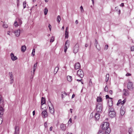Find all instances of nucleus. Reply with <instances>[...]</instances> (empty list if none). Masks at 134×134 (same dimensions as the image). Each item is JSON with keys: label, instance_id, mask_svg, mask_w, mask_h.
Listing matches in <instances>:
<instances>
[{"label": "nucleus", "instance_id": "1", "mask_svg": "<svg viewBox=\"0 0 134 134\" xmlns=\"http://www.w3.org/2000/svg\"><path fill=\"white\" fill-rule=\"evenodd\" d=\"M109 126V123L105 122H104L100 126L102 130L105 131L106 134H109L111 131Z\"/></svg>", "mask_w": 134, "mask_h": 134}, {"label": "nucleus", "instance_id": "2", "mask_svg": "<svg viewBox=\"0 0 134 134\" xmlns=\"http://www.w3.org/2000/svg\"><path fill=\"white\" fill-rule=\"evenodd\" d=\"M103 109L102 105L101 103H98L96 105V110L98 112H100Z\"/></svg>", "mask_w": 134, "mask_h": 134}, {"label": "nucleus", "instance_id": "3", "mask_svg": "<svg viewBox=\"0 0 134 134\" xmlns=\"http://www.w3.org/2000/svg\"><path fill=\"white\" fill-rule=\"evenodd\" d=\"M14 32L15 34H21L24 32V31L22 29H18L17 30L14 31V32L13 31L12 29H11V30L8 32V33H12Z\"/></svg>", "mask_w": 134, "mask_h": 134}, {"label": "nucleus", "instance_id": "4", "mask_svg": "<svg viewBox=\"0 0 134 134\" xmlns=\"http://www.w3.org/2000/svg\"><path fill=\"white\" fill-rule=\"evenodd\" d=\"M128 82L127 84V88L130 90H132L133 88V83L129 80H128Z\"/></svg>", "mask_w": 134, "mask_h": 134}, {"label": "nucleus", "instance_id": "5", "mask_svg": "<svg viewBox=\"0 0 134 134\" xmlns=\"http://www.w3.org/2000/svg\"><path fill=\"white\" fill-rule=\"evenodd\" d=\"M84 74L83 71L81 69L79 70L77 72V75L81 78L83 76Z\"/></svg>", "mask_w": 134, "mask_h": 134}, {"label": "nucleus", "instance_id": "6", "mask_svg": "<svg viewBox=\"0 0 134 134\" xmlns=\"http://www.w3.org/2000/svg\"><path fill=\"white\" fill-rule=\"evenodd\" d=\"M79 48V45L77 44H76L74 47L73 52L74 53H76L78 52Z\"/></svg>", "mask_w": 134, "mask_h": 134}, {"label": "nucleus", "instance_id": "7", "mask_svg": "<svg viewBox=\"0 0 134 134\" xmlns=\"http://www.w3.org/2000/svg\"><path fill=\"white\" fill-rule=\"evenodd\" d=\"M51 107L49 106V111L51 114L52 115H54V110L53 106L52 105V104H51Z\"/></svg>", "mask_w": 134, "mask_h": 134}, {"label": "nucleus", "instance_id": "8", "mask_svg": "<svg viewBox=\"0 0 134 134\" xmlns=\"http://www.w3.org/2000/svg\"><path fill=\"white\" fill-rule=\"evenodd\" d=\"M69 46V41L68 40H67L65 43L64 47V51L65 53L67 49L68 48Z\"/></svg>", "mask_w": 134, "mask_h": 134}, {"label": "nucleus", "instance_id": "9", "mask_svg": "<svg viewBox=\"0 0 134 134\" xmlns=\"http://www.w3.org/2000/svg\"><path fill=\"white\" fill-rule=\"evenodd\" d=\"M3 106L0 105V117H1L4 114V109L3 108Z\"/></svg>", "mask_w": 134, "mask_h": 134}, {"label": "nucleus", "instance_id": "10", "mask_svg": "<svg viewBox=\"0 0 134 134\" xmlns=\"http://www.w3.org/2000/svg\"><path fill=\"white\" fill-rule=\"evenodd\" d=\"M109 116L111 118H113L115 116L116 113L115 111H111L109 112Z\"/></svg>", "mask_w": 134, "mask_h": 134}, {"label": "nucleus", "instance_id": "11", "mask_svg": "<svg viewBox=\"0 0 134 134\" xmlns=\"http://www.w3.org/2000/svg\"><path fill=\"white\" fill-rule=\"evenodd\" d=\"M41 114L43 118H46L48 116L47 112L46 110L43 111L42 112Z\"/></svg>", "mask_w": 134, "mask_h": 134}, {"label": "nucleus", "instance_id": "12", "mask_svg": "<svg viewBox=\"0 0 134 134\" xmlns=\"http://www.w3.org/2000/svg\"><path fill=\"white\" fill-rule=\"evenodd\" d=\"M125 112V109L123 106L121 107L120 110V113L121 115H123Z\"/></svg>", "mask_w": 134, "mask_h": 134}, {"label": "nucleus", "instance_id": "13", "mask_svg": "<svg viewBox=\"0 0 134 134\" xmlns=\"http://www.w3.org/2000/svg\"><path fill=\"white\" fill-rule=\"evenodd\" d=\"M4 101L3 98L1 95H0V105L4 107Z\"/></svg>", "mask_w": 134, "mask_h": 134}, {"label": "nucleus", "instance_id": "14", "mask_svg": "<svg viewBox=\"0 0 134 134\" xmlns=\"http://www.w3.org/2000/svg\"><path fill=\"white\" fill-rule=\"evenodd\" d=\"M10 55L11 59L12 60H15L18 59L17 57L16 56H15L13 53H11Z\"/></svg>", "mask_w": 134, "mask_h": 134}, {"label": "nucleus", "instance_id": "15", "mask_svg": "<svg viewBox=\"0 0 134 134\" xmlns=\"http://www.w3.org/2000/svg\"><path fill=\"white\" fill-rule=\"evenodd\" d=\"M60 128L62 130L64 131L66 128V126L65 125L63 124H61L60 125Z\"/></svg>", "mask_w": 134, "mask_h": 134}, {"label": "nucleus", "instance_id": "16", "mask_svg": "<svg viewBox=\"0 0 134 134\" xmlns=\"http://www.w3.org/2000/svg\"><path fill=\"white\" fill-rule=\"evenodd\" d=\"M15 131L14 134H19V128L18 127L16 126L15 128Z\"/></svg>", "mask_w": 134, "mask_h": 134}, {"label": "nucleus", "instance_id": "17", "mask_svg": "<svg viewBox=\"0 0 134 134\" xmlns=\"http://www.w3.org/2000/svg\"><path fill=\"white\" fill-rule=\"evenodd\" d=\"M108 103L109 105V112H110V111L111 112L115 111L114 110V109L112 107H111V106L112 105H111H111L110 104L109 105V102H108Z\"/></svg>", "mask_w": 134, "mask_h": 134}, {"label": "nucleus", "instance_id": "18", "mask_svg": "<svg viewBox=\"0 0 134 134\" xmlns=\"http://www.w3.org/2000/svg\"><path fill=\"white\" fill-rule=\"evenodd\" d=\"M95 45L97 49L98 50H99L100 48V47L99 45L98 44V42L96 40Z\"/></svg>", "mask_w": 134, "mask_h": 134}, {"label": "nucleus", "instance_id": "19", "mask_svg": "<svg viewBox=\"0 0 134 134\" xmlns=\"http://www.w3.org/2000/svg\"><path fill=\"white\" fill-rule=\"evenodd\" d=\"M80 66V64L79 63H76L75 65V69H79Z\"/></svg>", "mask_w": 134, "mask_h": 134}, {"label": "nucleus", "instance_id": "20", "mask_svg": "<svg viewBox=\"0 0 134 134\" xmlns=\"http://www.w3.org/2000/svg\"><path fill=\"white\" fill-rule=\"evenodd\" d=\"M100 115L98 113H96L95 115V117L97 120H98L99 118Z\"/></svg>", "mask_w": 134, "mask_h": 134}, {"label": "nucleus", "instance_id": "21", "mask_svg": "<svg viewBox=\"0 0 134 134\" xmlns=\"http://www.w3.org/2000/svg\"><path fill=\"white\" fill-rule=\"evenodd\" d=\"M67 93L65 92H62L61 97L62 98L64 97L67 95Z\"/></svg>", "mask_w": 134, "mask_h": 134}, {"label": "nucleus", "instance_id": "22", "mask_svg": "<svg viewBox=\"0 0 134 134\" xmlns=\"http://www.w3.org/2000/svg\"><path fill=\"white\" fill-rule=\"evenodd\" d=\"M21 51L22 52H24L26 49V46L25 45L22 46L21 47Z\"/></svg>", "mask_w": 134, "mask_h": 134}, {"label": "nucleus", "instance_id": "23", "mask_svg": "<svg viewBox=\"0 0 134 134\" xmlns=\"http://www.w3.org/2000/svg\"><path fill=\"white\" fill-rule=\"evenodd\" d=\"M123 92L124 93V94L125 96H128L129 95L128 91L126 90H123Z\"/></svg>", "mask_w": 134, "mask_h": 134}, {"label": "nucleus", "instance_id": "24", "mask_svg": "<svg viewBox=\"0 0 134 134\" xmlns=\"http://www.w3.org/2000/svg\"><path fill=\"white\" fill-rule=\"evenodd\" d=\"M9 75L10 77V79H14V77L12 72H9Z\"/></svg>", "mask_w": 134, "mask_h": 134}, {"label": "nucleus", "instance_id": "25", "mask_svg": "<svg viewBox=\"0 0 134 134\" xmlns=\"http://www.w3.org/2000/svg\"><path fill=\"white\" fill-rule=\"evenodd\" d=\"M67 79L68 81L71 82L72 80V77L70 76H67Z\"/></svg>", "mask_w": 134, "mask_h": 134}, {"label": "nucleus", "instance_id": "26", "mask_svg": "<svg viewBox=\"0 0 134 134\" xmlns=\"http://www.w3.org/2000/svg\"><path fill=\"white\" fill-rule=\"evenodd\" d=\"M59 69V68L58 67H56L55 68L54 71V74H55L57 73L58 70Z\"/></svg>", "mask_w": 134, "mask_h": 134}, {"label": "nucleus", "instance_id": "27", "mask_svg": "<svg viewBox=\"0 0 134 134\" xmlns=\"http://www.w3.org/2000/svg\"><path fill=\"white\" fill-rule=\"evenodd\" d=\"M45 103V99L43 97L42 98L41 101V104L42 105L44 104Z\"/></svg>", "mask_w": 134, "mask_h": 134}, {"label": "nucleus", "instance_id": "28", "mask_svg": "<svg viewBox=\"0 0 134 134\" xmlns=\"http://www.w3.org/2000/svg\"><path fill=\"white\" fill-rule=\"evenodd\" d=\"M105 97H106V99H107L108 98H110V99H111L110 101V102H111V105H112V104H113L112 102H112V100H111L112 99V98H110L109 97V96L108 95H106L105 96Z\"/></svg>", "mask_w": 134, "mask_h": 134}, {"label": "nucleus", "instance_id": "29", "mask_svg": "<svg viewBox=\"0 0 134 134\" xmlns=\"http://www.w3.org/2000/svg\"><path fill=\"white\" fill-rule=\"evenodd\" d=\"M102 98L100 97H98L97 98V100L98 102H100L102 101Z\"/></svg>", "mask_w": 134, "mask_h": 134}, {"label": "nucleus", "instance_id": "30", "mask_svg": "<svg viewBox=\"0 0 134 134\" xmlns=\"http://www.w3.org/2000/svg\"><path fill=\"white\" fill-rule=\"evenodd\" d=\"M57 21L59 23L61 20V18L59 15H58L57 17Z\"/></svg>", "mask_w": 134, "mask_h": 134}, {"label": "nucleus", "instance_id": "31", "mask_svg": "<svg viewBox=\"0 0 134 134\" xmlns=\"http://www.w3.org/2000/svg\"><path fill=\"white\" fill-rule=\"evenodd\" d=\"M37 63H35L34 66L33 67V71H34H34H35L36 68V67L37 65Z\"/></svg>", "mask_w": 134, "mask_h": 134}, {"label": "nucleus", "instance_id": "32", "mask_svg": "<svg viewBox=\"0 0 134 134\" xmlns=\"http://www.w3.org/2000/svg\"><path fill=\"white\" fill-rule=\"evenodd\" d=\"M109 77V75L108 74H107L106 76L105 81L106 82H107L108 80Z\"/></svg>", "mask_w": 134, "mask_h": 134}, {"label": "nucleus", "instance_id": "33", "mask_svg": "<svg viewBox=\"0 0 134 134\" xmlns=\"http://www.w3.org/2000/svg\"><path fill=\"white\" fill-rule=\"evenodd\" d=\"M44 14L45 15H46L48 12L47 9L46 8H45L44 10Z\"/></svg>", "mask_w": 134, "mask_h": 134}, {"label": "nucleus", "instance_id": "34", "mask_svg": "<svg viewBox=\"0 0 134 134\" xmlns=\"http://www.w3.org/2000/svg\"><path fill=\"white\" fill-rule=\"evenodd\" d=\"M35 49H33L32 50V55H33V56H34L35 54Z\"/></svg>", "mask_w": 134, "mask_h": 134}, {"label": "nucleus", "instance_id": "35", "mask_svg": "<svg viewBox=\"0 0 134 134\" xmlns=\"http://www.w3.org/2000/svg\"><path fill=\"white\" fill-rule=\"evenodd\" d=\"M98 134H104V132L101 130H99L98 133Z\"/></svg>", "mask_w": 134, "mask_h": 134}, {"label": "nucleus", "instance_id": "36", "mask_svg": "<svg viewBox=\"0 0 134 134\" xmlns=\"http://www.w3.org/2000/svg\"><path fill=\"white\" fill-rule=\"evenodd\" d=\"M22 21L20 19H18V25H21V24Z\"/></svg>", "mask_w": 134, "mask_h": 134}, {"label": "nucleus", "instance_id": "37", "mask_svg": "<svg viewBox=\"0 0 134 134\" xmlns=\"http://www.w3.org/2000/svg\"><path fill=\"white\" fill-rule=\"evenodd\" d=\"M122 102V101L121 99H119L118 100L117 103V105H119V104L121 103Z\"/></svg>", "mask_w": 134, "mask_h": 134}, {"label": "nucleus", "instance_id": "38", "mask_svg": "<svg viewBox=\"0 0 134 134\" xmlns=\"http://www.w3.org/2000/svg\"><path fill=\"white\" fill-rule=\"evenodd\" d=\"M14 25L16 27L18 26V25H18V22L16 21H15Z\"/></svg>", "mask_w": 134, "mask_h": 134}, {"label": "nucleus", "instance_id": "39", "mask_svg": "<svg viewBox=\"0 0 134 134\" xmlns=\"http://www.w3.org/2000/svg\"><path fill=\"white\" fill-rule=\"evenodd\" d=\"M54 37L53 36L52 37L50 40V42H53L54 41Z\"/></svg>", "mask_w": 134, "mask_h": 134}, {"label": "nucleus", "instance_id": "40", "mask_svg": "<svg viewBox=\"0 0 134 134\" xmlns=\"http://www.w3.org/2000/svg\"><path fill=\"white\" fill-rule=\"evenodd\" d=\"M108 88L107 86H106L104 88V91L106 92H108Z\"/></svg>", "mask_w": 134, "mask_h": 134}, {"label": "nucleus", "instance_id": "41", "mask_svg": "<svg viewBox=\"0 0 134 134\" xmlns=\"http://www.w3.org/2000/svg\"><path fill=\"white\" fill-rule=\"evenodd\" d=\"M80 10H81V12H84V10L83 8V7L82 6H81L80 8Z\"/></svg>", "mask_w": 134, "mask_h": 134}, {"label": "nucleus", "instance_id": "42", "mask_svg": "<svg viewBox=\"0 0 134 134\" xmlns=\"http://www.w3.org/2000/svg\"><path fill=\"white\" fill-rule=\"evenodd\" d=\"M3 27L4 28H7L8 27V25L7 24H4L3 25Z\"/></svg>", "mask_w": 134, "mask_h": 134}, {"label": "nucleus", "instance_id": "43", "mask_svg": "<svg viewBox=\"0 0 134 134\" xmlns=\"http://www.w3.org/2000/svg\"><path fill=\"white\" fill-rule=\"evenodd\" d=\"M68 27H67L66 29L65 34H68Z\"/></svg>", "mask_w": 134, "mask_h": 134}, {"label": "nucleus", "instance_id": "44", "mask_svg": "<svg viewBox=\"0 0 134 134\" xmlns=\"http://www.w3.org/2000/svg\"><path fill=\"white\" fill-rule=\"evenodd\" d=\"M26 2L25 1L23 3V6L24 8H25L26 7Z\"/></svg>", "mask_w": 134, "mask_h": 134}, {"label": "nucleus", "instance_id": "45", "mask_svg": "<svg viewBox=\"0 0 134 134\" xmlns=\"http://www.w3.org/2000/svg\"><path fill=\"white\" fill-rule=\"evenodd\" d=\"M132 129L131 128H130L129 129V132H132Z\"/></svg>", "mask_w": 134, "mask_h": 134}, {"label": "nucleus", "instance_id": "46", "mask_svg": "<svg viewBox=\"0 0 134 134\" xmlns=\"http://www.w3.org/2000/svg\"><path fill=\"white\" fill-rule=\"evenodd\" d=\"M10 83L12 84L13 82L14 81V79H10Z\"/></svg>", "mask_w": 134, "mask_h": 134}, {"label": "nucleus", "instance_id": "47", "mask_svg": "<svg viewBox=\"0 0 134 134\" xmlns=\"http://www.w3.org/2000/svg\"><path fill=\"white\" fill-rule=\"evenodd\" d=\"M3 119L1 117H0V124H1L2 122Z\"/></svg>", "mask_w": 134, "mask_h": 134}, {"label": "nucleus", "instance_id": "48", "mask_svg": "<svg viewBox=\"0 0 134 134\" xmlns=\"http://www.w3.org/2000/svg\"><path fill=\"white\" fill-rule=\"evenodd\" d=\"M69 37L68 34H65V38H68Z\"/></svg>", "mask_w": 134, "mask_h": 134}, {"label": "nucleus", "instance_id": "49", "mask_svg": "<svg viewBox=\"0 0 134 134\" xmlns=\"http://www.w3.org/2000/svg\"><path fill=\"white\" fill-rule=\"evenodd\" d=\"M131 51H134V46H132L131 47Z\"/></svg>", "mask_w": 134, "mask_h": 134}, {"label": "nucleus", "instance_id": "50", "mask_svg": "<svg viewBox=\"0 0 134 134\" xmlns=\"http://www.w3.org/2000/svg\"><path fill=\"white\" fill-rule=\"evenodd\" d=\"M44 126L45 127H47V122H45L44 124Z\"/></svg>", "mask_w": 134, "mask_h": 134}, {"label": "nucleus", "instance_id": "51", "mask_svg": "<svg viewBox=\"0 0 134 134\" xmlns=\"http://www.w3.org/2000/svg\"><path fill=\"white\" fill-rule=\"evenodd\" d=\"M131 75V74H130L129 73H127L126 75V76H130Z\"/></svg>", "mask_w": 134, "mask_h": 134}, {"label": "nucleus", "instance_id": "52", "mask_svg": "<svg viewBox=\"0 0 134 134\" xmlns=\"http://www.w3.org/2000/svg\"><path fill=\"white\" fill-rule=\"evenodd\" d=\"M48 27L49 29L51 31V26L50 24H49L48 25Z\"/></svg>", "mask_w": 134, "mask_h": 134}, {"label": "nucleus", "instance_id": "53", "mask_svg": "<svg viewBox=\"0 0 134 134\" xmlns=\"http://www.w3.org/2000/svg\"><path fill=\"white\" fill-rule=\"evenodd\" d=\"M109 94H111L112 95L113 93V92L111 90H110L109 91Z\"/></svg>", "mask_w": 134, "mask_h": 134}, {"label": "nucleus", "instance_id": "54", "mask_svg": "<svg viewBox=\"0 0 134 134\" xmlns=\"http://www.w3.org/2000/svg\"><path fill=\"white\" fill-rule=\"evenodd\" d=\"M108 45H106L105 47V49L107 50L108 49Z\"/></svg>", "mask_w": 134, "mask_h": 134}, {"label": "nucleus", "instance_id": "55", "mask_svg": "<svg viewBox=\"0 0 134 134\" xmlns=\"http://www.w3.org/2000/svg\"><path fill=\"white\" fill-rule=\"evenodd\" d=\"M126 100L125 99H124V100H123L122 101V102H123L124 104L125 103V102H126Z\"/></svg>", "mask_w": 134, "mask_h": 134}, {"label": "nucleus", "instance_id": "56", "mask_svg": "<svg viewBox=\"0 0 134 134\" xmlns=\"http://www.w3.org/2000/svg\"><path fill=\"white\" fill-rule=\"evenodd\" d=\"M124 4L123 3H122L120 4V6L121 7H123L124 6Z\"/></svg>", "mask_w": 134, "mask_h": 134}, {"label": "nucleus", "instance_id": "57", "mask_svg": "<svg viewBox=\"0 0 134 134\" xmlns=\"http://www.w3.org/2000/svg\"><path fill=\"white\" fill-rule=\"evenodd\" d=\"M75 96V95L74 94H73L72 96V99L74 98Z\"/></svg>", "mask_w": 134, "mask_h": 134}, {"label": "nucleus", "instance_id": "58", "mask_svg": "<svg viewBox=\"0 0 134 134\" xmlns=\"http://www.w3.org/2000/svg\"><path fill=\"white\" fill-rule=\"evenodd\" d=\"M71 121H72L71 119V118H70L69 119L68 122H71Z\"/></svg>", "mask_w": 134, "mask_h": 134}, {"label": "nucleus", "instance_id": "59", "mask_svg": "<svg viewBox=\"0 0 134 134\" xmlns=\"http://www.w3.org/2000/svg\"><path fill=\"white\" fill-rule=\"evenodd\" d=\"M35 111H34L32 112V114L33 115H35Z\"/></svg>", "mask_w": 134, "mask_h": 134}, {"label": "nucleus", "instance_id": "60", "mask_svg": "<svg viewBox=\"0 0 134 134\" xmlns=\"http://www.w3.org/2000/svg\"><path fill=\"white\" fill-rule=\"evenodd\" d=\"M52 127L51 126L49 128V130L51 131L52 130Z\"/></svg>", "mask_w": 134, "mask_h": 134}, {"label": "nucleus", "instance_id": "61", "mask_svg": "<svg viewBox=\"0 0 134 134\" xmlns=\"http://www.w3.org/2000/svg\"><path fill=\"white\" fill-rule=\"evenodd\" d=\"M15 36L16 37H18L20 35V34H15Z\"/></svg>", "mask_w": 134, "mask_h": 134}, {"label": "nucleus", "instance_id": "62", "mask_svg": "<svg viewBox=\"0 0 134 134\" xmlns=\"http://www.w3.org/2000/svg\"><path fill=\"white\" fill-rule=\"evenodd\" d=\"M75 23L76 24H77L78 23V22L77 20H76L75 21Z\"/></svg>", "mask_w": 134, "mask_h": 134}, {"label": "nucleus", "instance_id": "63", "mask_svg": "<svg viewBox=\"0 0 134 134\" xmlns=\"http://www.w3.org/2000/svg\"><path fill=\"white\" fill-rule=\"evenodd\" d=\"M88 45L87 44H86L85 45V47H88Z\"/></svg>", "mask_w": 134, "mask_h": 134}, {"label": "nucleus", "instance_id": "64", "mask_svg": "<svg viewBox=\"0 0 134 134\" xmlns=\"http://www.w3.org/2000/svg\"><path fill=\"white\" fill-rule=\"evenodd\" d=\"M82 80V79H81V80H79V79H77V81H80V82H81V81Z\"/></svg>", "mask_w": 134, "mask_h": 134}]
</instances>
